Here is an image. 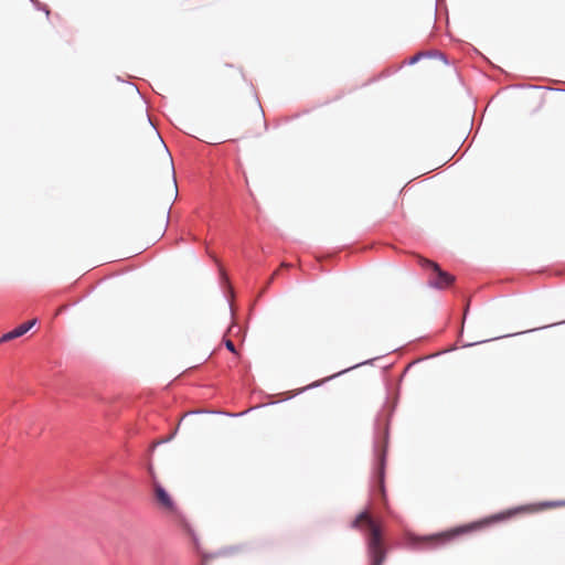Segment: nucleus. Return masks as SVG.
<instances>
[{"instance_id":"f257e3e1","label":"nucleus","mask_w":565,"mask_h":565,"mask_svg":"<svg viewBox=\"0 0 565 565\" xmlns=\"http://www.w3.org/2000/svg\"><path fill=\"white\" fill-rule=\"evenodd\" d=\"M561 505H563L562 502L546 501V502H542L539 504H530V505L519 507L516 509L509 510L507 512L497 514V515L492 516L491 519L482 521V522H476L472 524L455 527L449 531H445V532L429 535V536L417 537V539H415V543L417 544V547L422 548V550L438 548V547L447 545L448 543L454 541L459 535H462V534L469 533L473 530L480 529L484 524H489L491 521H501V520L508 519L512 515H515L516 513L536 512V511H541V510H545V509L557 508Z\"/></svg>"},{"instance_id":"f03ea898","label":"nucleus","mask_w":565,"mask_h":565,"mask_svg":"<svg viewBox=\"0 0 565 565\" xmlns=\"http://www.w3.org/2000/svg\"><path fill=\"white\" fill-rule=\"evenodd\" d=\"M354 527L365 526L369 531L367 552L372 565H382L385 561L386 552L383 545L382 532L380 526L370 516L369 512H361L353 522Z\"/></svg>"},{"instance_id":"7ed1b4c3","label":"nucleus","mask_w":565,"mask_h":565,"mask_svg":"<svg viewBox=\"0 0 565 565\" xmlns=\"http://www.w3.org/2000/svg\"><path fill=\"white\" fill-rule=\"evenodd\" d=\"M154 500L160 510L169 515L179 513L178 505L168 491L157 481H153Z\"/></svg>"},{"instance_id":"20e7f679","label":"nucleus","mask_w":565,"mask_h":565,"mask_svg":"<svg viewBox=\"0 0 565 565\" xmlns=\"http://www.w3.org/2000/svg\"><path fill=\"white\" fill-rule=\"evenodd\" d=\"M217 78L224 85H233L241 82L244 75L241 68L225 64L218 68Z\"/></svg>"},{"instance_id":"39448f33","label":"nucleus","mask_w":565,"mask_h":565,"mask_svg":"<svg viewBox=\"0 0 565 565\" xmlns=\"http://www.w3.org/2000/svg\"><path fill=\"white\" fill-rule=\"evenodd\" d=\"M36 323V319H32L30 321H26L22 324H20L19 327H17L15 329H13L12 331L10 332H7L4 333L1 338H0V343H4V342H8V341H11L13 339H17L19 337H22L23 334H25L34 324Z\"/></svg>"},{"instance_id":"423d86ee","label":"nucleus","mask_w":565,"mask_h":565,"mask_svg":"<svg viewBox=\"0 0 565 565\" xmlns=\"http://www.w3.org/2000/svg\"><path fill=\"white\" fill-rule=\"evenodd\" d=\"M434 273L436 279L431 281V285L436 288H446L455 281V277L447 271L441 270L439 265H434Z\"/></svg>"},{"instance_id":"0eeeda50","label":"nucleus","mask_w":565,"mask_h":565,"mask_svg":"<svg viewBox=\"0 0 565 565\" xmlns=\"http://www.w3.org/2000/svg\"><path fill=\"white\" fill-rule=\"evenodd\" d=\"M418 263L422 267L424 268H430L434 270V265H438L437 263L433 262V260H429V259H426V258H423V257H419L418 258Z\"/></svg>"},{"instance_id":"6e6552de","label":"nucleus","mask_w":565,"mask_h":565,"mask_svg":"<svg viewBox=\"0 0 565 565\" xmlns=\"http://www.w3.org/2000/svg\"><path fill=\"white\" fill-rule=\"evenodd\" d=\"M225 347L233 353H236V349H235V345L233 343V341L231 340H225Z\"/></svg>"},{"instance_id":"1a4fd4ad","label":"nucleus","mask_w":565,"mask_h":565,"mask_svg":"<svg viewBox=\"0 0 565 565\" xmlns=\"http://www.w3.org/2000/svg\"><path fill=\"white\" fill-rule=\"evenodd\" d=\"M278 274H279V269H277L276 271L273 273V275L269 278V284L278 276Z\"/></svg>"},{"instance_id":"9d476101","label":"nucleus","mask_w":565,"mask_h":565,"mask_svg":"<svg viewBox=\"0 0 565 565\" xmlns=\"http://www.w3.org/2000/svg\"><path fill=\"white\" fill-rule=\"evenodd\" d=\"M419 57H420V55H419V54H418V55L413 56V57L411 58V63L413 64V63L417 62V61L419 60Z\"/></svg>"},{"instance_id":"9b49d317","label":"nucleus","mask_w":565,"mask_h":565,"mask_svg":"<svg viewBox=\"0 0 565 565\" xmlns=\"http://www.w3.org/2000/svg\"><path fill=\"white\" fill-rule=\"evenodd\" d=\"M290 266H291V265H290V264H288V263H282V264L280 265V268H289Z\"/></svg>"}]
</instances>
